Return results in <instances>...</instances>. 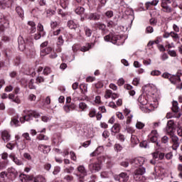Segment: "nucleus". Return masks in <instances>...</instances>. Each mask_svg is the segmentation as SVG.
I'll return each instance as SVG.
<instances>
[{
	"instance_id": "nucleus-53",
	"label": "nucleus",
	"mask_w": 182,
	"mask_h": 182,
	"mask_svg": "<svg viewBox=\"0 0 182 182\" xmlns=\"http://www.w3.org/2000/svg\"><path fill=\"white\" fill-rule=\"evenodd\" d=\"M16 144L17 147H19V149H21V150H23L26 147V145H25V141H23L21 142V144L18 141H16Z\"/></svg>"
},
{
	"instance_id": "nucleus-9",
	"label": "nucleus",
	"mask_w": 182,
	"mask_h": 182,
	"mask_svg": "<svg viewBox=\"0 0 182 182\" xmlns=\"http://www.w3.org/2000/svg\"><path fill=\"white\" fill-rule=\"evenodd\" d=\"M114 178L116 181L127 182L129 181V176L127 173L122 172L119 175H115Z\"/></svg>"
},
{
	"instance_id": "nucleus-18",
	"label": "nucleus",
	"mask_w": 182,
	"mask_h": 182,
	"mask_svg": "<svg viewBox=\"0 0 182 182\" xmlns=\"http://www.w3.org/2000/svg\"><path fill=\"white\" fill-rule=\"evenodd\" d=\"M68 26L69 29H74L75 31H76V29L79 28V23H77V21H76V20H69L68 21Z\"/></svg>"
},
{
	"instance_id": "nucleus-39",
	"label": "nucleus",
	"mask_w": 182,
	"mask_h": 182,
	"mask_svg": "<svg viewBox=\"0 0 182 182\" xmlns=\"http://www.w3.org/2000/svg\"><path fill=\"white\" fill-rule=\"evenodd\" d=\"M38 31L41 33L42 36H45L46 35V33L45 31H43V26L41 23H38L37 26Z\"/></svg>"
},
{
	"instance_id": "nucleus-43",
	"label": "nucleus",
	"mask_w": 182,
	"mask_h": 182,
	"mask_svg": "<svg viewBox=\"0 0 182 182\" xmlns=\"http://www.w3.org/2000/svg\"><path fill=\"white\" fill-rule=\"evenodd\" d=\"M134 178L135 181H141L143 180V175L134 172Z\"/></svg>"
},
{
	"instance_id": "nucleus-33",
	"label": "nucleus",
	"mask_w": 182,
	"mask_h": 182,
	"mask_svg": "<svg viewBox=\"0 0 182 182\" xmlns=\"http://www.w3.org/2000/svg\"><path fill=\"white\" fill-rule=\"evenodd\" d=\"M11 124L12 126H14V127H18L21 126V123L19 122V120L18 119V117H14L11 119Z\"/></svg>"
},
{
	"instance_id": "nucleus-19",
	"label": "nucleus",
	"mask_w": 182,
	"mask_h": 182,
	"mask_svg": "<svg viewBox=\"0 0 182 182\" xmlns=\"http://www.w3.org/2000/svg\"><path fill=\"white\" fill-rule=\"evenodd\" d=\"M149 137L152 143H156L157 139H159V133H157V130H152L149 135Z\"/></svg>"
},
{
	"instance_id": "nucleus-24",
	"label": "nucleus",
	"mask_w": 182,
	"mask_h": 182,
	"mask_svg": "<svg viewBox=\"0 0 182 182\" xmlns=\"http://www.w3.org/2000/svg\"><path fill=\"white\" fill-rule=\"evenodd\" d=\"M19 178L21 182H31L32 181V176H30L28 175H25L23 173H21L19 176Z\"/></svg>"
},
{
	"instance_id": "nucleus-8",
	"label": "nucleus",
	"mask_w": 182,
	"mask_h": 182,
	"mask_svg": "<svg viewBox=\"0 0 182 182\" xmlns=\"http://www.w3.org/2000/svg\"><path fill=\"white\" fill-rule=\"evenodd\" d=\"M129 161L133 167H142L141 166L144 164V158L139 156L135 159H132Z\"/></svg>"
},
{
	"instance_id": "nucleus-59",
	"label": "nucleus",
	"mask_w": 182,
	"mask_h": 182,
	"mask_svg": "<svg viewBox=\"0 0 182 182\" xmlns=\"http://www.w3.org/2000/svg\"><path fill=\"white\" fill-rule=\"evenodd\" d=\"M20 63H21V57L17 56L14 59V65L15 66H19Z\"/></svg>"
},
{
	"instance_id": "nucleus-52",
	"label": "nucleus",
	"mask_w": 182,
	"mask_h": 182,
	"mask_svg": "<svg viewBox=\"0 0 182 182\" xmlns=\"http://www.w3.org/2000/svg\"><path fill=\"white\" fill-rule=\"evenodd\" d=\"M13 161L16 164L17 166H22L23 163L22 161L19 160L18 158L13 156Z\"/></svg>"
},
{
	"instance_id": "nucleus-35",
	"label": "nucleus",
	"mask_w": 182,
	"mask_h": 182,
	"mask_svg": "<svg viewBox=\"0 0 182 182\" xmlns=\"http://www.w3.org/2000/svg\"><path fill=\"white\" fill-rule=\"evenodd\" d=\"M172 111H173L174 113H178V110H179V107H178V102H177V101H173L172 103Z\"/></svg>"
},
{
	"instance_id": "nucleus-2",
	"label": "nucleus",
	"mask_w": 182,
	"mask_h": 182,
	"mask_svg": "<svg viewBox=\"0 0 182 182\" xmlns=\"http://www.w3.org/2000/svg\"><path fill=\"white\" fill-rule=\"evenodd\" d=\"M104 39L105 42H111L114 45H117V46L123 45L125 40L124 36L116 34L114 33H110L109 34L105 36Z\"/></svg>"
},
{
	"instance_id": "nucleus-63",
	"label": "nucleus",
	"mask_w": 182,
	"mask_h": 182,
	"mask_svg": "<svg viewBox=\"0 0 182 182\" xmlns=\"http://www.w3.org/2000/svg\"><path fill=\"white\" fill-rule=\"evenodd\" d=\"M117 138L118 139V140H119V141H124V140H126V138L124 137V136L123 135V134H119L117 136Z\"/></svg>"
},
{
	"instance_id": "nucleus-23",
	"label": "nucleus",
	"mask_w": 182,
	"mask_h": 182,
	"mask_svg": "<svg viewBox=\"0 0 182 182\" xmlns=\"http://www.w3.org/2000/svg\"><path fill=\"white\" fill-rule=\"evenodd\" d=\"M174 129V121L168 120L166 125V132L167 133H172Z\"/></svg>"
},
{
	"instance_id": "nucleus-49",
	"label": "nucleus",
	"mask_w": 182,
	"mask_h": 182,
	"mask_svg": "<svg viewBox=\"0 0 182 182\" xmlns=\"http://www.w3.org/2000/svg\"><path fill=\"white\" fill-rule=\"evenodd\" d=\"M96 26L98 29H101V31H106V25L102 23H97Z\"/></svg>"
},
{
	"instance_id": "nucleus-10",
	"label": "nucleus",
	"mask_w": 182,
	"mask_h": 182,
	"mask_svg": "<svg viewBox=\"0 0 182 182\" xmlns=\"http://www.w3.org/2000/svg\"><path fill=\"white\" fill-rule=\"evenodd\" d=\"M1 139L4 143H8L11 140V132L9 130H1L0 131Z\"/></svg>"
},
{
	"instance_id": "nucleus-44",
	"label": "nucleus",
	"mask_w": 182,
	"mask_h": 182,
	"mask_svg": "<svg viewBox=\"0 0 182 182\" xmlns=\"http://www.w3.org/2000/svg\"><path fill=\"white\" fill-rule=\"evenodd\" d=\"M84 31H85V36H87V38H90L92 36V29H90L88 27H85Z\"/></svg>"
},
{
	"instance_id": "nucleus-36",
	"label": "nucleus",
	"mask_w": 182,
	"mask_h": 182,
	"mask_svg": "<svg viewBox=\"0 0 182 182\" xmlns=\"http://www.w3.org/2000/svg\"><path fill=\"white\" fill-rule=\"evenodd\" d=\"M8 173L9 174H11V176H13V177H16V176H18V171L15 170V168H9Z\"/></svg>"
},
{
	"instance_id": "nucleus-12",
	"label": "nucleus",
	"mask_w": 182,
	"mask_h": 182,
	"mask_svg": "<svg viewBox=\"0 0 182 182\" xmlns=\"http://www.w3.org/2000/svg\"><path fill=\"white\" fill-rule=\"evenodd\" d=\"M50 146L45 145L43 144H40L38 146V150L41 153H43V154H48V153H50Z\"/></svg>"
},
{
	"instance_id": "nucleus-3",
	"label": "nucleus",
	"mask_w": 182,
	"mask_h": 182,
	"mask_svg": "<svg viewBox=\"0 0 182 182\" xmlns=\"http://www.w3.org/2000/svg\"><path fill=\"white\" fill-rule=\"evenodd\" d=\"M33 117H35V119H38V117H41V114L34 110L28 111L26 115L20 118V122L21 123H25V122H31V120H33Z\"/></svg>"
},
{
	"instance_id": "nucleus-21",
	"label": "nucleus",
	"mask_w": 182,
	"mask_h": 182,
	"mask_svg": "<svg viewBox=\"0 0 182 182\" xmlns=\"http://www.w3.org/2000/svg\"><path fill=\"white\" fill-rule=\"evenodd\" d=\"M18 49L21 52H23L26 49V46H25V40H23V37L19 36L18 38Z\"/></svg>"
},
{
	"instance_id": "nucleus-7",
	"label": "nucleus",
	"mask_w": 182,
	"mask_h": 182,
	"mask_svg": "<svg viewBox=\"0 0 182 182\" xmlns=\"http://www.w3.org/2000/svg\"><path fill=\"white\" fill-rule=\"evenodd\" d=\"M88 168L91 173H97L102 170V161H97L88 165Z\"/></svg>"
},
{
	"instance_id": "nucleus-46",
	"label": "nucleus",
	"mask_w": 182,
	"mask_h": 182,
	"mask_svg": "<svg viewBox=\"0 0 182 182\" xmlns=\"http://www.w3.org/2000/svg\"><path fill=\"white\" fill-rule=\"evenodd\" d=\"M144 126H145L144 123L137 121L135 125V127L136 129H138V130H141V129H143Z\"/></svg>"
},
{
	"instance_id": "nucleus-20",
	"label": "nucleus",
	"mask_w": 182,
	"mask_h": 182,
	"mask_svg": "<svg viewBox=\"0 0 182 182\" xmlns=\"http://www.w3.org/2000/svg\"><path fill=\"white\" fill-rule=\"evenodd\" d=\"M9 99L11 102L16 103V105H21V98H19V96H15L14 94L10 93L9 95Z\"/></svg>"
},
{
	"instance_id": "nucleus-37",
	"label": "nucleus",
	"mask_w": 182,
	"mask_h": 182,
	"mask_svg": "<svg viewBox=\"0 0 182 182\" xmlns=\"http://www.w3.org/2000/svg\"><path fill=\"white\" fill-rule=\"evenodd\" d=\"M103 151V146H99L96 149V150L90 154L91 157H95L97 154H100L101 151Z\"/></svg>"
},
{
	"instance_id": "nucleus-42",
	"label": "nucleus",
	"mask_w": 182,
	"mask_h": 182,
	"mask_svg": "<svg viewBox=\"0 0 182 182\" xmlns=\"http://www.w3.org/2000/svg\"><path fill=\"white\" fill-rule=\"evenodd\" d=\"M63 108L66 113H70V110H73V109H75V105H64Z\"/></svg>"
},
{
	"instance_id": "nucleus-45",
	"label": "nucleus",
	"mask_w": 182,
	"mask_h": 182,
	"mask_svg": "<svg viewBox=\"0 0 182 182\" xmlns=\"http://www.w3.org/2000/svg\"><path fill=\"white\" fill-rule=\"evenodd\" d=\"M92 48V46L89 43H87L85 46H82L80 48L81 52H87L90 48Z\"/></svg>"
},
{
	"instance_id": "nucleus-29",
	"label": "nucleus",
	"mask_w": 182,
	"mask_h": 182,
	"mask_svg": "<svg viewBox=\"0 0 182 182\" xmlns=\"http://www.w3.org/2000/svg\"><path fill=\"white\" fill-rule=\"evenodd\" d=\"M51 52H52L51 47H46V48H43L41 50V55L46 56V55H49V53Z\"/></svg>"
},
{
	"instance_id": "nucleus-30",
	"label": "nucleus",
	"mask_w": 182,
	"mask_h": 182,
	"mask_svg": "<svg viewBox=\"0 0 182 182\" xmlns=\"http://www.w3.org/2000/svg\"><path fill=\"white\" fill-rule=\"evenodd\" d=\"M45 181V178L41 175L36 177L31 176V181L30 182H43Z\"/></svg>"
},
{
	"instance_id": "nucleus-41",
	"label": "nucleus",
	"mask_w": 182,
	"mask_h": 182,
	"mask_svg": "<svg viewBox=\"0 0 182 182\" xmlns=\"http://www.w3.org/2000/svg\"><path fill=\"white\" fill-rule=\"evenodd\" d=\"M60 5L63 9H66L69 5V0H60Z\"/></svg>"
},
{
	"instance_id": "nucleus-4",
	"label": "nucleus",
	"mask_w": 182,
	"mask_h": 182,
	"mask_svg": "<svg viewBox=\"0 0 182 182\" xmlns=\"http://www.w3.org/2000/svg\"><path fill=\"white\" fill-rule=\"evenodd\" d=\"M0 36H2L4 31L9 27V21H8V17L4 16L2 13H0Z\"/></svg>"
},
{
	"instance_id": "nucleus-51",
	"label": "nucleus",
	"mask_w": 182,
	"mask_h": 182,
	"mask_svg": "<svg viewBox=\"0 0 182 182\" xmlns=\"http://www.w3.org/2000/svg\"><path fill=\"white\" fill-rule=\"evenodd\" d=\"M79 109H81V112H83L84 110H86L87 109V105L85 102H80L79 104Z\"/></svg>"
},
{
	"instance_id": "nucleus-54",
	"label": "nucleus",
	"mask_w": 182,
	"mask_h": 182,
	"mask_svg": "<svg viewBox=\"0 0 182 182\" xmlns=\"http://www.w3.org/2000/svg\"><path fill=\"white\" fill-rule=\"evenodd\" d=\"M151 76H160L161 75V71L159 70H154L151 72Z\"/></svg>"
},
{
	"instance_id": "nucleus-60",
	"label": "nucleus",
	"mask_w": 182,
	"mask_h": 182,
	"mask_svg": "<svg viewBox=\"0 0 182 182\" xmlns=\"http://www.w3.org/2000/svg\"><path fill=\"white\" fill-rule=\"evenodd\" d=\"M51 70H50V68L49 67H46L43 69V75H45L46 76H48V75H49L50 73Z\"/></svg>"
},
{
	"instance_id": "nucleus-62",
	"label": "nucleus",
	"mask_w": 182,
	"mask_h": 182,
	"mask_svg": "<svg viewBox=\"0 0 182 182\" xmlns=\"http://www.w3.org/2000/svg\"><path fill=\"white\" fill-rule=\"evenodd\" d=\"M143 64L144 65V66H149V65H151V59H144Z\"/></svg>"
},
{
	"instance_id": "nucleus-56",
	"label": "nucleus",
	"mask_w": 182,
	"mask_h": 182,
	"mask_svg": "<svg viewBox=\"0 0 182 182\" xmlns=\"http://www.w3.org/2000/svg\"><path fill=\"white\" fill-rule=\"evenodd\" d=\"M72 49H73V52L74 53H76V52H77V50L80 49V46L79 44H74L72 47Z\"/></svg>"
},
{
	"instance_id": "nucleus-38",
	"label": "nucleus",
	"mask_w": 182,
	"mask_h": 182,
	"mask_svg": "<svg viewBox=\"0 0 182 182\" xmlns=\"http://www.w3.org/2000/svg\"><path fill=\"white\" fill-rule=\"evenodd\" d=\"M171 36L173 38V41H174V42H177V41L180 40V36H178L177 34V33L174 32V31H171L170 33Z\"/></svg>"
},
{
	"instance_id": "nucleus-55",
	"label": "nucleus",
	"mask_w": 182,
	"mask_h": 182,
	"mask_svg": "<svg viewBox=\"0 0 182 182\" xmlns=\"http://www.w3.org/2000/svg\"><path fill=\"white\" fill-rule=\"evenodd\" d=\"M88 115L90 117H95L96 116V109L95 108L90 109Z\"/></svg>"
},
{
	"instance_id": "nucleus-17",
	"label": "nucleus",
	"mask_w": 182,
	"mask_h": 182,
	"mask_svg": "<svg viewBox=\"0 0 182 182\" xmlns=\"http://www.w3.org/2000/svg\"><path fill=\"white\" fill-rule=\"evenodd\" d=\"M63 43H65V40H63V36H60L57 39L58 48L55 50L56 52H58V53L62 52V48H60V46H63Z\"/></svg>"
},
{
	"instance_id": "nucleus-6",
	"label": "nucleus",
	"mask_w": 182,
	"mask_h": 182,
	"mask_svg": "<svg viewBox=\"0 0 182 182\" xmlns=\"http://www.w3.org/2000/svg\"><path fill=\"white\" fill-rule=\"evenodd\" d=\"M77 171L81 174H75L76 177H77V180L79 182H85V177L87 176V171H86V168L83 165H80L77 168Z\"/></svg>"
},
{
	"instance_id": "nucleus-14",
	"label": "nucleus",
	"mask_w": 182,
	"mask_h": 182,
	"mask_svg": "<svg viewBox=\"0 0 182 182\" xmlns=\"http://www.w3.org/2000/svg\"><path fill=\"white\" fill-rule=\"evenodd\" d=\"M51 140L53 146H59L62 143V136H60V134H55L53 135Z\"/></svg>"
},
{
	"instance_id": "nucleus-25",
	"label": "nucleus",
	"mask_w": 182,
	"mask_h": 182,
	"mask_svg": "<svg viewBox=\"0 0 182 182\" xmlns=\"http://www.w3.org/2000/svg\"><path fill=\"white\" fill-rule=\"evenodd\" d=\"M16 12L17 15L19 16V18L23 19L25 12L23 11V9H22V7H21L20 6H16Z\"/></svg>"
},
{
	"instance_id": "nucleus-64",
	"label": "nucleus",
	"mask_w": 182,
	"mask_h": 182,
	"mask_svg": "<svg viewBox=\"0 0 182 182\" xmlns=\"http://www.w3.org/2000/svg\"><path fill=\"white\" fill-rule=\"evenodd\" d=\"M64 180H65V181H67V182L73 181V176L67 175L64 177Z\"/></svg>"
},
{
	"instance_id": "nucleus-40",
	"label": "nucleus",
	"mask_w": 182,
	"mask_h": 182,
	"mask_svg": "<svg viewBox=\"0 0 182 182\" xmlns=\"http://www.w3.org/2000/svg\"><path fill=\"white\" fill-rule=\"evenodd\" d=\"M75 14L77 15H83L85 14V8L82 6H78L75 9Z\"/></svg>"
},
{
	"instance_id": "nucleus-47",
	"label": "nucleus",
	"mask_w": 182,
	"mask_h": 182,
	"mask_svg": "<svg viewBox=\"0 0 182 182\" xmlns=\"http://www.w3.org/2000/svg\"><path fill=\"white\" fill-rule=\"evenodd\" d=\"M38 140L42 141V140H45V141H48L49 140V137H48L46 135H43L42 134H40L39 135H38L37 136Z\"/></svg>"
},
{
	"instance_id": "nucleus-32",
	"label": "nucleus",
	"mask_w": 182,
	"mask_h": 182,
	"mask_svg": "<svg viewBox=\"0 0 182 182\" xmlns=\"http://www.w3.org/2000/svg\"><path fill=\"white\" fill-rule=\"evenodd\" d=\"M159 0H153L152 1H149L146 3V9H149L150 6H156L159 4Z\"/></svg>"
},
{
	"instance_id": "nucleus-50",
	"label": "nucleus",
	"mask_w": 182,
	"mask_h": 182,
	"mask_svg": "<svg viewBox=\"0 0 182 182\" xmlns=\"http://www.w3.org/2000/svg\"><path fill=\"white\" fill-rule=\"evenodd\" d=\"M125 130H126L127 133H128L129 134H133V133H134L136 132L134 128H133L132 127H127Z\"/></svg>"
},
{
	"instance_id": "nucleus-5",
	"label": "nucleus",
	"mask_w": 182,
	"mask_h": 182,
	"mask_svg": "<svg viewBox=\"0 0 182 182\" xmlns=\"http://www.w3.org/2000/svg\"><path fill=\"white\" fill-rule=\"evenodd\" d=\"M172 0H161V11L165 12V14H171L173 12V8H171Z\"/></svg>"
},
{
	"instance_id": "nucleus-48",
	"label": "nucleus",
	"mask_w": 182,
	"mask_h": 182,
	"mask_svg": "<svg viewBox=\"0 0 182 182\" xmlns=\"http://www.w3.org/2000/svg\"><path fill=\"white\" fill-rule=\"evenodd\" d=\"M134 86H139L140 85V77H134L132 80Z\"/></svg>"
},
{
	"instance_id": "nucleus-27",
	"label": "nucleus",
	"mask_w": 182,
	"mask_h": 182,
	"mask_svg": "<svg viewBox=\"0 0 182 182\" xmlns=\"http://www.w3.org/2000/svg\"><path fill=\"white\" fill-rule=\"evenodd\" d=\"M88 19H90V21H99L100 16L97 13H91L88 16Z\"/></svg>"
},
{
	"instance_id": "nucleus-28",
	"label": "nucleus",
	"mask_w": 182,
	"mask_h": 182,
	"mask_svg": "<svg viewBox=\"0 0 182 182\" xmlns=\"http://www.w3.org/2000/svg\"><path fill=\"white\" fill-rule=\"evenodd\" d=\"M111 132L114 136L116 133H119L120 132V124H114L111 129Z\"/></svg>"
},
{
	"instance_id": "nucleus-58",
	"label": "nucleus",
	"mask_w": 182,
	"mask_h": 182,
	"mask_svg": "<svg viewBox=\"0 0 182 182\" xmlns=\"http://www.w3.org/2000/svg\"><path fill=\"white\" fill-rule=\"evenodd\" d=\"M121 166L122 167H127L130 164V159H126L125 161L121 162Z\"/></svg>"
},
{
	"instance_id": "nucleus-16",
	"label": "nucleus",
	"mask_w": 182,
	"mask_h": 182,
	"mask_svg": "<svg viewBox=\"0 0 182 182\" xmlns=\"http://www.w3.org/2000/svg\"><path fill=\"white\" fill-rule=\"evenodd\" d=\"M152 158L154 160H164V153L163 152H159V151H156L155 152H153L151 154Z\"/></svg>"
},
{
	"instance_id": "nucleus-22",
	"label": "nucleus",
	"mask_w": 182,
	"mask_h": 182,
	"mask_svg": "<svg viewBox=\"0 0 182 182\" xmlns=\"http://www.w3.org/2000/svg\"><path fill=\"white\" fill-rule=\"evenodd\" d=\"M169 81L172 85H177L181 82V79L180 78V76L178 75H171V77L169 78Z\"/></svg>"
},
{
	"instance_id": "nucleus-61",
	"label": "nucleus",
	"mask_w": 182,
	"mask_h": 182,
	"mask_svg": "<svg viewBox=\"0 0 182 182\" xmlns=\"http://www.w3.org/2000/svg\"><path fill=\"white\" fill-rule=\"evenodd\" d=\"M132 119H133V114H130L129 115H127V116L126 124H130V123H132Z\"/></svg>"
},
{
	"instance_id": "nucleus-13",
	"label": "nucleus",
	"mask_w": 182,
	"mask_h": 182,
	"mask_svg": "<svg viewBox=\"0 0 182 182\" xmlns=\"http://www.w3.org/2000/svg\"><path fill=\"white\" fill-rule=\"evenodd\" d=\"M14 4V0H3L0 1V9H6L11 8Z\"/></svg>"
},
{
	"instance_id": "nucleus-57",
	"label": "nucleus",
	"mask_w": 182,
	"mask_h": 182,
	"mask_svg": "<svg viewBox=\"0 0 182 182\" xmlns=\"http://www.w3.org/2000/svg\"><path fill=\"white\" fill-rule=\"evenodd\" d=\"M140 147H141L142 149H147V147H149V144L147 142V141H143L139 144Z\"/></svg>"
},
{
	"instance_id": "nucleus-15",
	"label": "nucleus",
	"mask_w": 182,
	"mask_h": 182,
	"mask_svg": "<svg viewBox=\"0 0 182 182\" xmlns=\"http://www.w3.org/2000/svg\"><path fill=\"white\" fill-rule=\"evenodd\" d=\"M105 99H110V97H112V99L114 100L115 99H117V97H119V95L113 93V92L111 90H107L105 91Z\"/></svg>"
},
{
	"instance_id": "nucleus-31",
	"label": "nucleus",
	"mask_w": 182,
	"mask_h": 182,
	"mask_svg": "<svg viewBox=\"0 0 182 182\" xmlns=\"http://www.w3.org/2000/svg\"><path fill=\"white\" fill-rule=\"evenodd\" d=\"M131 143L132 146H137L140 143V141L139 140V138L136 136L135 135L132 134L131 136Z\"/></svg>"
},
{
	"instance_id": "nucleus-1",
	"label": "nucleus",
	"mask_w": 182,
	"mask_h": 182,
	"mask_svg": "<svg viewBox=\"0 0 182 182\" xmlns=\"http://www.w3.org/2000/svg\"><path fill=\"white\" fill-rule=\"evenodd\" d=\"M149 95L151 96L149 100H147V97L144 95H141L138 98L139 103L142 105L140 107L144 113H150L154 109H157V106L159 105L156 94L150 92Z\"/></svg>"
},
{
	"instance_id": "nucleus-26",
	"label": "nucleus",
	"mask_w": 182,
	"mask_h": 182,
	"mask_svg": "<svg viewBox=\"0 0 182 182\" xmlns=\"http://www.w3.org/2000/svg\"><path fill=\"white\" fill-rule=\"evenodd\" d=\"M28 29L31 31V33H35L36 32V26L35 25V22L28 21Z\"/></svg>"
},
{
	"instance_id": "nucleus-34",
	"label": "nucleus",
	"mask_w": 182,
	"mask_h": 182,
	"mask_svg": "<svg viewBox=\"0 0 182 182\" xmlns=\"http://www.w3.org/2000/svg\"><path fill=\"white\" fill-rule=\"evenodd\" d=\"M134 172L136 173L137 174L143 176L146 173V168H144L143 166H140L138 168H136L134 171Z\"/></svg>"
},
{
	"instance_id": "nucleus-11",
	"label": "nucleus",
	"mask_w": 182,
	"mask_h": 182,
	"mask_svg": "<svg viewBox=\"0 0 182 182\" xmlns=\"http://www.w3.org/2000/svg\"><path fill=\"white\" fill-rule=\"evenodd\" d=\"M172 149L173 150H177L180 147V141H178V136L177 135H171Z\"/></svg>"
}]
</instances>
